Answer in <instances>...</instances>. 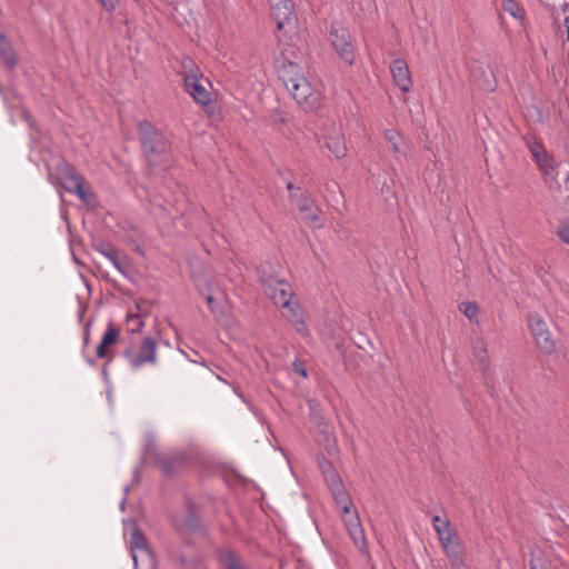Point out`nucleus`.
<instances>
[{
	"mask_svg": "<svg viewBox=\"0 0 569 569\" xmlns=\"http://www.w3.org/2000/svg\"><path fill=\"white\" fill-rule=\"evenodd\" d=\"M323 478L336 503L341 509L342 520L351 540L361 552H366L367 539L365 530L361 526L357 510H352L351 498L346 491L341 478L337 471L332 473L329 472V475Z\"/></svg>",
	"mask_w": 569,
	"mask_h": 569,
	"instance_id": "1",
	"label": "nucleus"
},
{
	"mask_svg": "<svg viewBox=\"0 0 569 569\" xmlns=\"http://www.w3.org/2000/svg\"><path fill=\"white\" fill-rule=\"evenodd\" d=\"M279 78L298 104L312 108L318 101V93L301 73L298 63L283 60L279 66Z\"/></svg>",
	"mask_w": 569,
	"mask_h": 569,
	"instance_id": "2",
	"label": "nucleus"
},
{
	"mask_svg": "<svg viewBox=\"0 0 569 569\" xmlns=\"http://www.w3.org/2000/svg\"><path fill=\"white\" fill-rule=\"evenodd\" d=\"M138 128L141 146L148 154L149 162L159 164L161 161L158 158L167 160L170 151L168 139L147 120L141 121Z\"/></svg>",
	"mask_w": 569,
	"mask_h": 569,
	"instance_id": "3",
	"label": "nucleus"
},
{
	"mask_svg": "<svg viewBox=\"0 0 569 569\" xmlns=\"http://www.w3.org/2000/svg\"><path fill=\"white\" fill-rule=\"evenodd\" d=\"M528 326L539 350L545 355H552L556 351V340L542 317L536 312L529 313Z\"/></svg>",
	"mask_w": 569,
	"mask_h": 569,
	"instance_id": "4",
	"label": "nucleus"
},
{
	"mask_svg": "<svg viewBox=\"0 0 569 569\" xmlns=\"http://www.w3.org/2000/svg\"><path fill=\"white\" fill-rule=\"evenodd\" d=\"M330 40L340 59H342L348 66H352L356 59V53L349 30L340 22L331 23Z\"/></svg>",
	"mask_w": 569,
	"mask_h": 569,
	"instance_id": "5",
	"label": "nucleus"
},
{
	"mask_svg": "<svg viewBox=\"0 0 569 569\" xmlns=\"http://www.w3.org/2000/svg\"><path fill=\"white\" fill-rule=\"evenodd\" d=\"M131 369L137 370L146 365H156L157 362V343L152 337H144L137 352L131 350L124 351Z\"/></svg>",
	"mask_w": 569,
	"mask_h": 569,
	"instance_id": "6",
	"label": "nucleus"
},
{
	"mask_svg": "<svg viewBox=\"0 0 569 569\" xmlns=\"http://www.w3.org/2000/svg\"><path fill=\"white\" fill-rule=\"evenodd\" d=\"M527 147L541 174L545 177L553 176L556 173L557 162L547 151L542 142L535 138H529L527 139Z\"/></svg>",
	"mask_w": 569,
	"mask_h": 569,
	"instance_id": "7",
	"label": "nucleus"
},
{
	"mask_svg": "<svg viewBox=\"0 0 569 569\" xmlns=\"http://www.w3.org/2000/svg\"><path fill=\"white\" fill-rule=\"evenodd\" d=\"M61 187L69 193L77 194L83 202H88L90 193L83 189V180L76 174L73 168L66 164L60 178Z\"/></svg>",
	"mask_w": 569,
	"mask_h": 569,
	"instance_id": "8",
	"label": "nucleus"
},
{
	"mask_svg": "<svg viewBox=\"0 0 569 569\" xmlns=\"http://www.w3.org/2000/svg\"><path fill=\"white\" fill-rule=\"evenodd\" d=\"M267 293L272 299L273 303L283 308L292 301L293 292L291 286L283 279H269L266 282Z\"/></svg>",
	"mask_w": 569,
	"mask_h": 569,
	"instance_id": "9",
	"label": "nucleus"
},
{
	"mask_svg": "<svg viewBox=\"0 0 569 569\" xmlns=\"http://www.w3.org/2000/svg\"><path fill=\"white\" fill-rule=\"evenodd\" d=\"M272 18L276 20L277 29L283 30L289 24L293 14V2L292 0H267Z\"/></svg>",
	"mask_w": 569,
	"mask_h": 569,
	"instance_id": "10",
	"label": "nucleus"
},
{
	"mask_svg": "<svg viewBox=\"0 0 569 569\" xmlns=\"http://www.w3.org/2000/svg\"><path fill=\"white\" fill-rule=\"evenodd\" d=\"M393 83L403 92H409L412 79L407 62L403 59H395L390 64Z\"/></svg>",
	"mask_w": 569,
	"mask_h": 569,
	"instance_id": "11",
	"label": "nucleus"
},
{
	"mask_svg": "<svg viewBox=\"0 0 569 569\" xmlns=\"http://www.w3.org/2000/svg\"><path fill=\"white\" fill-rule=\"evenodd\" d=\"M291 202L297 206L299 211L305 212L306 218L315 222L316 227L322 226L319 218L320 209L309 196L305 193H291Z\"/></svg>",
	"mask_w": 569,
	"mask_h": 569,
	"instance_id": "12",
	"label": "nucleus"
},
{
	"mask_svg": "<svg viewBox=\"0 0 569 569\" xmlns=\"http://www.w3.org/2000/svg\"><path fill=\"white\" fill-rule=\"evenodd\" d=\"M283 317L295 327L296 331L301 336L309 333L308 327L303 319V311L298 301H290L283 308Z\"/></svg>",
	"mask_w": 569,
	"mask_h": 569,
	"instance_id": "13",
	"label": "nucleus"
},
{
	"mask_svg": "<svg viewBox=\"0 0 569 569\" xmlns=\"http://www.w3.org/2000/svg\"><path fill=\"white\" fill-rule=\"evenodd\" d=\"M471 77L478 87L485 91L492 92L496 89L497 81L491 66H476L471 69Z\"/></svg>",
	"mask_w": 569,
	"mask_h": 569,
	"instance_id": "14",
	"label": "nucleus"
},
{
	"mask_svg": "<svg viewBox=\"0 0 569 569\" xmlns=\"http://www.w3.org/2000/svg\"><path fill=\"white\" fill-rule=\"evenodd\" d=\"M441 547L453 569H462L465 567V551L458 537L441 543Z\"/></svg>",
	"mask_w": 569,
	"mask_h": 569,
	"instance_id": "15",
	"label": "nucleus"
},
{
	"mask_svg": "<svg viewBox=\"0 0 569 569\" xmlns=\"http://www.w3.org/2000/svg\"><path fill=\"white\" fill-rule=\"evenodd\" d=\"M190 461V456L184 451H178L170 456L159 458V465L163 473L171 475L186 466Z\"/></svg>",
	"mask_w": 569,
	"mask_h": 569,
	"instance_id": "16",
	"label": "nucleus"
},
{
	"mask_svg": "<svg viewBox=\"0 0 569 569\" xmlns=\"http://www.w3.org/2000/svg\"><path fill=\"white\" fill-rule=\"evenodd\" d=\"M327 148L335 154L337 159H342L347 154L345 136L340 130L333 129L326 134Z\"/></svg>",
	"mask_w": 569,
	"mask_h": 569,
	"instance_id": "17",
	"label": "nucleus"
},
{
	"mask_svg": "<svg viewBox=\"0 0 569 569\" xmlns=\"http://www.w3.org/2000/svg\"><path fill=\"white\" fill-rule=\"evenodd\" d=\"M432 528L438 536L440 545L458 537L457 532L451 529L449 519L446 517L435 515L432 517Z\"/></svg>",
	"mask_w": 569,
	"mask_h": 569,
	"instance_id": "18",
	"label": "nucleus"
},
{
	"mask_svg": "<svg viewBox=\"0 0 569 569\" xmlns=\"http://www.w3.org/2000/svg\"><path fill=\"white\" fill-rule=\"evenodd\" d=\"M184 89L196 102L202 106L210 103V93L200 83V78L184 82Z\"/></svg>",
	"mask_w": 569,
	"mask_h": 569,
	"instance_id": "19",
	"label": "nucleus"
},
{
	"mask_svg": "<svg viewBox=\"0 0 569 569\" xmlns=\"http://www.w3.org/2000/svg\"><path fill=\"white\" fill-rule=\"evenodd\" d=\"M130 549H131V556L133 560V568L137 569L138 567V557L137 551H141L150 556V550L148 548L146 538L140 532L138 528H132L131 531V538H130Z\"/></svg>",
	"mask_w": 569,
	"mask_h": 569,
	"instance_id": "20",
	"label": "nucleus"
},
{
	"mask_svg": "<svg viewBox=\"0 0 569 569\" xmlns=\"http://www.w3.org/2000/svg\"><path fill=\"white\" fill-rule=\"evenodd\" d=\"M385 139L391 144L393 153L407 157L408 146L403 141L401 134L395 129H387L385 131Z\"/></svg>",
	"mask_w": 569,
	"mask_h": 569,
	"instance_id": "21",
	"label": "nucleus"
},
{
	"mask_svg": "<svg viewBox=\"0 0 569 569\" xmlns=\"http://www.w3.org/2000/svg\"><path fill=\"white\" fill-rule=\"evenodd\" d=\"M181 74L183 82H188L201 77V72L197 63L188 56H183L180 59Z\"/></svg>",
	"mask_w": 569,
	"mask_h": 569,
	"instance_id": "22",
	"label": "nucleus"
},
{
	"mask_svg": "<svg viewBox=\"0 0 569 569\" xmlns=\"http://www.w3.org/2000/svg\"><path fill=\"white\" fill-rule=\"evenodd\" d=\"M0 56L8 68L12 69L16 67L18 62L17 56L3 34H0Z\"/></svg>",
	"mask_w": 569,
	"mask_h": 569,
	"instance_id": "23",
	"label": "nucleus"
},
{
	"mask_svg": "<svg viewBox=\"0 0 569 569\" xmlns=\"http://www.w3.org/2000/svg\"><path fill=\"white\" fill-rule=\"evenodd\" d=\"M99 251L112 263V266L124 277H128V271L120 259L119 252L112 246H103Z\"/></svg>",
	"mask_w": 569,
	"mask_h": 569,
	"instance_id": "24",
	"label": "nucleus"
},
{
	"mask_svg": "<svg viewBox=\"0 0 569 569\" xmlns=\"http://www.w3.org/2000/svg\"><path fill=\"white\" fill-rule=\"evenodd\" d=\"M118 336V329H116L112 325H109L107 331L104 332L101 339V342L97 347L98 358H104L107 356V347L113 345L117 341Z\"/></svg>",
	"mask_w": 569,
	"mask_h": 569,
	"instance_id": "25",
	"label": "nucleus"
},
{
	"mask_svg": "<svg viewBox=\"0 0 569 569\" xmlns=\"http://www.w3.org/2000/svg\"><path fill=\"white\" fill-rule=\"evenodd\" d=\"M318 431L323 436V440L326 442V450L329 455H333L336 452V439L329 430V426L325 422L318 425Z\"/></svg>",
	"mask_w": 569,
	"mask_h": 569,
	"instance_id": "26",
	"label": "nucleus"
},
{
	"mask_svg": "<svg viewBox=\"0 0 569 569\" xmlns=\"http://www.w3.org/2000/svg\"><path fill=\"white\" fill-rule=\"evenodd\" d=\"M501 8L517 20L523 19V12L516 0H501Z\"/></svg>",
	"mask_w": 569,
	"mask_h": 569,
	"instance_id": "27",
	"label": "nucleus"
},
{
	"mask_svg": "<svg viewBox=\"0 0 569 569\" xmlns=\"http://www.w3.org/2000/svg\"><path fill=\"white\" fill-rule=\"evenodd\" d=\"M459 310L471 321H477L479 308L475 302H461Z\"/></svg>",
	"mask_w": 569,
	"mask_h": 569,
	"instance_id": "28",
	"label": "nucleus"
},
{
	"mask_svg": "<svg viewBox=\"0 0 569 569\" xmlns=\"http://www.w3.org/2000/svg\"><path fill=\"white\" fill-rule=\"evenodd\" d=\"M222 562L227 569H246L239 557L233 552H226L222 556Z\"/></svg>",
	"mask_w": 569,
	"mask_h": 569,
	"instance_id": "29",
	"label": "nucleus"
},
{
	"mask_svg": "<svg viewBox=\"0 0 569 569\" xmlns=\"http://www.w3.org/2000/svg\"><path fill=\"white\" fill-rule=\"evenodd\" d=\"M475 357L481 362H486L487 360V349L485 342L481 339H478L473 342L472 346Z\"/></svg>",
	"mask_w": 569,
	"mask_h": 569,
	"instance_id": "30",
	"label": "nucleus"
},
{
	"mask_svg": "<svg viewBox=\"0 0 569 569\" xmlns=\"http://www.w3.org/2000/svg\"><path fill=\"white\" fill-rule=\"evenodd\" d=\"M127 323H128L129 330L132 333L139 332L143 327V321L139 315H129L127 317Z\"/></svg>",
	"mask_w": 569,
	"mask_h": 569,
	"instance_id": "31",
	"label": "nucleus"
},
{
	"mask_svg": "<svg viewBox=\"0 0 569 569\" xmlns=\"http://www.w3.org/2000/svg\"><path fill=\"white\" fill-rule=\"evenodd\" d=\"M557 234L562 242L569 243V220L562 221L559 224Z\"/></svg>",
	"mask_w": 569,
	"mask_h": 569,
	"instance_id": "32",
	"label": "nucleus"
},
{
	"mask_svg": "<svg viewBox=\"0 0 569 569\" xmlns=\"http://www.w3.org/2000/svg\"><path fill=\"white\" fill-rule=\"evenodd\" d=\"M319 467L323 477L336 471L332 463L326 459L319 461Z\"/></svg>",
	"mask_w": 569,
	"mask_h": 569,
	"instance_id": "33",
	"label": "nucleus"
},
{
	"mask_svg": "<svg viewBox=\"0 0 569 569\" xmlns=\"http://www.w3.org/2000/svg\"><path fill=\"white\" fill-rule=\"evenodd\" d=\"M97 1L108 12H112L119 3V0H97Z\"/></svg>",
	"mask_w": 569,
	"mask_h": 569,
	"instance_id": "34",
	"label": "nucleus"
},
{
	"mask_svg": "<svg viewBox=\"0 0 569 569\" xmlns=\"http://www.w3.org/2000/svg\"><path fill=\"white\" fill-rule=\"evenodd\" d=\"M292 367H293V370L299 373L300 376H302L303 378L307 377V370L305 368V365L301 360L299 359H296L292 363Z\"/></svg>",
	"mask_w": 569,
	"mask_h": 569,
	"instance_id": "35",
	"label": "nucleus"
},
{
	"mask_svg": "<svg viewBox=\"0 0 569 569\" xmlns=\"http://www.w3.org/2000/svg\"><path fill=\"white\" fill-rule=\"evenodd\" d=\"M531 569H550L548 565L540 558H532L530 561Z\"/></svg>",
	"mask_w": 569,
	"mask_h": 569,
	"instance_id": "36",
	"label": "nucleus"
},
{
	"mask_svg": "<svg viewBox=\"0 0 569 569\" xmlns=\"http://www.w3.org/2000/svg\"><path fill=\"white\" fill-rule=\"evenodd\" d=\"M565 27L567 28V37L569 40V16L565 18Z\"/></svg>",
	"mask_w": 569,
	"mask_h": 569,
	"instance_id": "37",
	"label": "nucleus"
},
{
	"mask_svg": "<svg viewBox=\"0 0 569 569\" xmlns=\"http://www.w3.org/2000/svg\"><path fill=\"white\" fill-rule=\"evenodd\" d=\"M21 113H22V116L24 117V120H26L27 122H30V116H29V113H28L26 110H21Z\"/></svg>",
	"mask_w": 569,
	"mask_h": 569,
	"instance_id": "38",
	"label": "nucleus"
},
{
	"mask_svg": "<svg viewBox=\"0 0 569 569\" xmlns=\"http://www.w3.org/2000/svg\"><path fill=\"white\" fill-rule=\"evenodd\" d=\"M287 189L289 190L290 194H291V193H296V192H295V187H293V184H292L291 182H289V183L287 184Z\"/></svg>",
	"mask_w": 569,
	"mask_h": 569,
	"instance_id": "39",
	"label": "nucleus"
},
{
	"mask_svg": "<svg viewBox=\"0 0 569 569\" xmlns=\"http://www.w3.org/2000/svg\"><path fill=\"white\" fill-rule=\"evenodd\" d=\"M126 502H127V500H126V497H124V498L121 500V502H120V509H121V510H124Z\"/></svg>",
	"mask_w": 569,
	"mask_h": 569,
	"instance_id": "40",
	"label": "nucleus"
},
{
	"mask_svg": "<svg viewBox=\"0 0 569 569\" xmlns=\"http://www.w3.org/2000/svg\"><path fill=\"white\" fill-rule=\"evenodd\" d=\"M207 301H208V303L211 306V305H212V302H213V298H212V296H208V297H207Z\"/></svg>",
	"mask_w": 569,
	"mask_h": 569,
	"instance_id": "41",
	"label": "nucleus"
},
{
	"mask_svg": "<svg viewBox=\"0 0 569 569\" xmlns=\"http://www.w3.org/2000/svg\"><path fill=\"white\" fill-rule=\"evenodd\" d=\"M87 362L91 366L94 363L92 359H87Z\"/></svg>",
	"mask_w": 569,
	"mask_h": 569,
	"instance_id": "42",
	"label": "nucleus"
},
{
	"mask_svg": "<svg viewBox=\"0 0 569 569\" xmlns=\"http://www.w3.org/2000/svg\"><path fill=\"white\" fill-rule=\"evenodd\" d=\"M129 491V487H124V493L127 495Z\"/></svg>",
	"mask_w": 569,
	"mask_h": 569,
	"instance_id": "43",
	"label": "nucleus"
},
{
	"mask_svg": "<svg viewBox=\"0 0 569 569\" xmlns=\"http://www.w3.org/2000/svg\"><path fill=\"white\" fill-rule=\"evenodd\" d=\"M566 182H569V176H567V178H566Z\"/></svg>",
	"mask_w": 569,
	"mask_h": 569,
	"instance_id": "44",
	"label": "nucleus"
}]
</instances>
